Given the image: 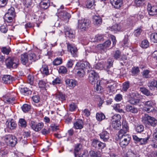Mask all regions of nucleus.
<instances>
[{"label": "nucleus", "mask_w": 157, "mask_h": 157, "mask_svg": "<svg viewBox=\"0 0 157 157\" xmlns=\"http://www.w3.org/2000/svg\"><path fill=\"white\" fill-rule=\"evenodd\" d=\"M21 62L24 65L27 63L30 64L32 62L35 61L38 59L36 57L35 54L31 53L28 54L27 53H24L21 55Z\"/></svg>", "instance_id": "nucleus-1"}, {"label": "nucleus", "mask_w": 157, "mask_h": 157, "mask_svg": "<svg viewBox=\"0 0 157 157\" xmlns=\"http://www.w3.org/2000/svg\"><path fill=\"white\" fill-rule=\"evenodd\" d=\"M142 121L146 126L150 125L154 127L157 125V120L147 114H144L142 116Z\"/></svg>", "instance_id": "nucleus-2"}, {"label": "nucleus", "mask_w": 157, "mask_h": 157, "mask_svg": "<svg viewBox=\"0 0 157 157\" xmlns=\"http://www.w3.org/2000/svg\"><path fill=\"white\" fill-rule=\"evenodd\" d=\"M5 65L8 69H16L19 65V59L15 57H9L5 60Z\"/></svg>", "instance_id": "nucleus-3"}, {"label": "nucleus", "mask_w": 157, "mask_h": 157, "mask_svg": "<svg viewBox=\"0 0 157 157\" xmlns=\"http://www.w3.org/2000/svg\"><path fill=\"white\" fill-rule=\"evenodd\" d=\"M118 137L119 144L122 148H125L128 146L131 139L130 136L126 133H118Z\"/></svg>", "instance_id": "nucleus-4"}, {"label": "nucleus", "mask_w": 157, "mask_h": 157, "mask_svg": "<svg viewBox=\"0 0 157 157\" xmlns=\"http://www.w3.org/2000/svg\"><path fill=\"white\" fill-rule=\"evenodd\" d=\"M4 140L8 145L14 147L17 143V139L15 136L11 134L5 135L4 137Z\"/></svg>", "instance_id": "nucleus-5"}, {"label": "nucleus", "mask_w": 157, "mask_h": 157, "mask_svg": "<svg viewBox=\"0 0 157 157\" xmlns=\"http://www.w3.org/2000/svg\"><path fill=\"white\" fill-rule=\"evenodd\" d=\"M143 104L145 106L143 108V109L144 111L148 113L151 112H155L156 111V109L153 106L154 103L152 101H144Z\"/></svg>", "instance_id": "nucleus-6"}, {"label": "nucleus", "mask_w": 157, "mask_h": 157, "mask_svg": "<svg viewBox=\"0 0 157 157\" xmlns=\"http://www.w3.org/2000/svg\"><path fill=\"white\" fill-rule=\"evenodd\" d=\"M88 70L89 71L88 79L89 82L92 84H95L97 81L98 74L94 70Z\"/></svg>", "instance_id": "nucleus-7"}, {"label": "nucleus", "mask_w": 157, "mask_h": 157, "mask_svg": "<svg viewBox=\"0 0 157 157\" xmlns=\"http://www.w3.org/2000/svg\"><path fill=\"white\" fill-rule=\"evenodd\" d=\"M90 63L87 62L81 61L78 62L76 64L75 68L76 69H81L85 70L86 69L90 70L91 69Z\"/></svg>", "instance_id": "nucleus-8"}, {"label": "nucleus", "mask_w": 157, "mask_h": 157, "mask_svg": "<svg viewBox=\"0 0 157 157\" xmlns=\"http://www.w3.org/2000/svg\"><path fill=\"white\" fill-rule=\"evenodd\" d=\"M90 24V21L88 19H84L78 22V27L82 31H85L88 29Z\"/></svg>", "instance_id": "nucleus-9"}, {"label": "nucleus", "mask_w": 157, "mask_h": 157, "mask_svg": "<svg viewBox=\"0 0 157 157\" xmlns=\"http://www.w3.org/2000/svg\"><path fill=\"white\" fill-rule=\"evenodd\" d=\"M91 145L94 147L98 149H103L106 146L105 144L96 139L93 140Z\"/></svg>", "instance_id": "nucleus-10"}, {"label": "nucleus", "mask_w": 157, "mask_h": 157, "mask_svg": "<svg viewBox=\"0 0 157 157\" xmlns=\"http://www.w3.org/2000/svg\"><path fill=\"white\" fill-rule=\"evenodd\" d=\"M67 51L70 52L73 57H76L77 56L78 51L77 48L73 44L69 43H67Z\"/></svg>", "instance_id": "nucleus-11"}, {"label": "nucleus", "mask_w": 157, "mask_h": 157, "mask_svg": "<svg viewBox=\"0 0 157 157\" xmlns=\"http://www.w3.org/2000/svg\"><path fill=\"white\" fill-rule=\"evenodd\" d=\"M29 125L31 128L36 132L40 131L44 126V124L43 123L40 122L36 124L33 121H30Z\"/></svg>", "instance_id": "nucleus-12"}, {"label": "nucleus", "mask_w": 157, "mask_h": 157, "mask_svg": "<svg viewBox=\"0 0 157 157\" xmlns=\"http://www.w3.org/2000/svg\"><path fill=\"white\" fill-rule=\"evenodd\" d=\"M133 138L136 143H139L140 145L145 144L147 143V141L150 138L149 136L145 138H140L137 136L134 135L133 136Z\"/></svg>", "instance_id": "nucleus-13"}, {"label": "nucleus", "mask_w": 157, "mask_h": 157, "mask_svg": "<svg viewBox=\"0 0 157 157\" xmlns=\"http://www.w3.org/2000/svg\"><path fill=\"white\" fill-rule=\"evenodd\" d=\"M58 17L61 20L68 21L71 17L70 14L64 10H62L58 13Z\"/></svg>", "instance_id": "nucleus-14"}, {"label": "nucleus", "mask_w": 157, "mask_h": 157, "mask_svg": "<svg viewBox=\"0 0 157 157\" xmlns=\"http://www.w3.org/2000/svg\"><path fill=\"white\" fill-rule=\"evenodd\" d=\"M63 28V31L67 36L71 39L75 38V32L74 30L67 26H64Z\"/></svg>", "instance_id": "nucleus-15"}, {"label": "nucleus", "mask_w": 157, "mask_h": 157, "mask_svg": "<svg viewBox=\"0 0 157 157\" xmlns=\"http://www.w3.org/2000/svg\"><path fill=\"white\" fill-rule=\"evenodd\" d=\"M147 7V10L150 15L153 16L157 14V6H151L150 3H148Z\"/></svg>", "instance_id": "nucleus-16"}, {"label": "nucleus", "mask_w": 157, "mask_h": 157, "mask_svg": "<svg viewBox=\"0 0 157 157\" xmlns=\"http://www.w3.org/2000/svg\"><path fill=\"white\" fill-rule=\"evenodd\" d=\"M65 82L67 86L71 89H73L78 84L77 81L73 79H67L66 80Z\"/></svg>", "instance_id": "nucleus-17"}, {"label": "nucleus", "mask_w": 157, "mask_h": 157, "mask_svg": "<svg viewBox=\"0 0 157 157\" xmlns=\"http://www.w3.org/2000/svg\"><path fill=\"white\" fill-rule=\"evenodd\" d=\"M6 128L9 130H14L17 126V124L15 121L12 119L9 121L6 122Z\"/></svg>", "instance_id": "nucleus-18"}, {"label": "nucleus", "mask_w": 157, "mask_h": 157, "mask_svg": "<svg viewBox=\"0 0 157 157\" xmlns=\"http://www.w3.org/2000/svg\"><path fill=\"white\" fill-rule=\"evenodd\" d=\"M54 97L57 101H61L62 103L66 100L65 95L60 92H57L55 94Z\"/></svg>", "instance_id": "nucleus-19"}, {"label": "nucleus", "mask_w": 157, "mask_h": 157, "mask_svg": "<svg viewBox=\"0 0 157 157\" xmlns=\"http://www.w3.org/2000/svg\"><path fill=\"white\" fill-rule=\"evenodd\" d=\"M110 2L115 8L119 9L123 3V0H110Z\"/></svg>", "instance_id": "nucleus-20"}, {"label": "nucleus", "mask_w": 157, "mask_h": 157, "mask_svg": "<svg viewBox=\"0 0 157 157\" xmlns=\"http://www.w3.org/2000/svg\"><path fill=\"white\" fill-rule=\"evenodd\" d=\"M99 135L101 139L104 142L107 141L109 138V134L105 130L103 131Z\"/></svg>", "instance_id": "nucleus-21"}, {"label": "nucleus", "mask_w": 157, "mask_h": 157, "mask_svg": "<svg viewBox=\"0 0 157 157\" xmlns=\"http://www.w3.org/2000/svg\"><path fill=\"white\" fill-rule=\"evenodd\" d=\"M122 128L120 130L118 133H126L128 131V123L125 120H123L122 122Z\"/></svg>", "instance_id": "nucleus-22"}, {"label": "nucleus", "mask_w": 157, "mask_h": 157, "mask_svg": "<svg viewBox=\"0 0 157 157\" xmlns=\"http://www.w3.org/2000/svg\"><path fill=\"white\" fill-rule=\"evenodd\" d=\"M111 31H113L114 33L122 31L123 30L120 24H115L110 28L109 29Z\"/></svg>", "instance_id": "nucleus-23"}, {"label": "nucleus", "mask_w": 157, "mask_h": 157, "mask_svg": "<svg viewBox=\"0 0 157 157\" xmlns=\"http://www.w3.org/2000/svg\"><path fill=\"white\" fill-rule=\"evenodd\" d=\"M84 122L81 119L78 120L74 124V127L76 129H81L83 128Z\"/></svg>", "instance_id": "nucleus-24"}, {"label": "nucleus", "mask_w": 157, "mask_h": 157, "mask_svg": "<svg viewBox=\"0 0 157 157\" xmlns=\"http://www.w3.org/2000/svg\"><path fill=\"white\" fill-rule=\"evenodd\" d=\"M40 70L41 73L44 75H48L49 74L48 66L46 64H43Z\"/></svg>", "instance_id": "nucleus-25"}, {"label": "nucleus", "mask_w": 157, "mask_h": 157, "mask_svg": "<svg viewBox=\"0 0 157 157\" xmlns=\"http://www.w3.org/2000/svg\"><path fill=\"white\" fill-rule=\"evenodd\" d=\"M16 16L13 14H8L6 13L5 14L4 17V19L5 21L8 23H10L12 22L13 19L15 18Z\"/></svg>", "instance_id": "nucleus-26"}, {"label": "nucleus", "mask_w": 157, "mask_h": 157, "mask_svg": "<svg viewBox=\"0 0 157 157\" xmlns=\"http://www.w3.org/2000/svg\"><path fill=\"white\" fill-rule=\"evenodd\" d=\"M125 108L127 112H129L133 113H136L138 112L137 108L132 105H127Z\"/></svg>", "instance_id": "nucleus-27"}, {"label": "nucleus", "mask_w": 157, "mask_h": 157, "mask_svg": "<svg viewBox=\"0 0 157 157\" xmlns=\"http://www.w3.org/2000/svg\"><path fill=\"white\" fill-rule=\"evenodd\" d=\"M102 21V19L99 16L95 15L93 17V22L94 25H100Z\"/></svg>", "instance_id": "nucleus-28"}, {"label": "nucleus", "mask_w": 157, "mask_h": 157, "mask_svg": "<svg viewBox=\"0 0 157 157\" xmlns=\"http://www.w3.org/2000/svg\"><path fill=\"white\" fill-rule=\"evenodd\" d=\"M2 80L6 84L10 83L12 81V78L11 76L9 75H6L3 76Z\"/></svg>", "instance_id": "nucleus-29"}, {"label": "nucleus", "mask_w": 157, "mask_h": 157, "mask_svg": "<svg viewBox=\"0 0 157 157\" xmlns=\"http://www.w3.org/2000/svg\"><path fill=\"white\" fill-rule=\"evenodd\" d=\"M111 125L112 127L116 130L119 129L121 127L120 121L117 122L115 121H112Z\"/></svg>", "instance_id": "nucleus-30"}, {"label": "nucleus", "mask_w": 157, "mask_h": 157, "mask_svg": "<svg viewBox=\"0 0 157 157\" xmlns=\"http://www.w3.org/2000/svg\"><path fill=\"white\" fill-rule=\"evenodd\" d=\"M20 91L21 94L25 95L31 94L32 92L30 90L26 87L21 88Z\"/></svg>", "instance_id": "nucleus-31"}, {"label": "nucleus", "mask_w": 157, "mask_h": 157, "mask_svg": "<svg viewBox=\"0 0 157 157\" xmlns=\"http://www.w3.org/2000/svg\"><path fill=\"white\" fill-rule=\"evenodd\" d=\"M50 5L49 0H44L40 3L41 7L44 9H47Z\"/></svg>", "instance_id": "nucleus-32"}, {"label": "nucleus", "mask_w": 157, "mask_h": 157, "mask_svg": "<svg viewBox=\"0 0 157 157\" xmlns=\"http://www.w3.org/2000/svg\"><path fill=\"white\" fill-rule=\"evenodd\" d=\"M90 155L91 157H101V153L99 151H90Z\"/></svg>", "instance_id": "nucleus-33"}, {"label": "nucleus", "mask_w": 157, "mask_h": 157, "mask_svg": "<svg viewBox=\"0 0 157 157\" xmlns=\"http://www.w3.org/2000/svg\"><path fill=\"white\" fill-rule=\"evenodd\" d=\"M130 86V83L129 81H127L124 82L122 84V90L124 92L127 91Z\"/></svg>", "instance_id": "nucleus-34"}, {"label": "nucleus", "mask_w": 157, "mask_h": 157, "mask_svg": "<svg viewBox=\"0 0 157 157\" xmlns=\"http://www.w3.org/2000/svg\"><path fill=\"white\" fill-rule=\"evenodd\" d=\"M95 68L96 69L99 70H102L104 68H105L104 62L101 61L97 63L95 65Z\"/></svg>", "instance_id": "nucleus-35"}, {"label": "nucleus", "mask_w": 157, "mask_h": 157, "mask_svg": "<svg viewBox=\"0 0 157 157\" xmlns=\"http://www.w3.org/2000/svg\"><path fill=\"white\" fill-rule=\"evenodd\" d=\"M113 108L117 112L123 113H125L122 109H121V106L120 104H114L113 106Z\"/></svg>", "instance_id": "nucleus-36"}, {"label": "nucleus", "mask_w": 157, "mask_h": 157, "mask_svg": "<svg viewBox=\"0 0 157 157\" xmlns=\"http://www.w3.org/2000/svg\"><path fill=\"white\" fill-rule=\"evenodd\" d=\"M62 59L60 57H59L55 59L52 62V64L54 65L57 66L62 64Z\"/></svg>", "instance_id": "nucleus-37"}, {"label": "nucleus", "mask_w": 157, "mask_h": 157, "mask_svg": "<svg viewBox=\"0 0 157 157\" xmlns=\"http://www.w3.org/2000/svg\"><path fill=\"white\" fill-rule=\"evenodd\" d=\"M140 100L135 98L131 97L128 100V102L132 105H136L140 102Z\"/></svg>", "instance_id": "nucleus-38"}, {"label": "nucleus", "mask_w": 157, "mask_h": 157, "mask_svg": "<svg viewBox=\"0 0 157 157\" xmlns=\"http://www.w3.org/2000/svg\"><path fill=\"white\" fill-rule=\"evenodd\" d=\"M94 0H86L85 4L86 7L88 8H91L94 6Z\"/></svg>", "instance_id": "nucleus-39"}, {"label": "nucleus", "mask_w": 157, "mask_h": 157, "mask_svg": "<svg viewBox=\"0 0 157 157\" xmlns=\"http://www.w3.org/2000/svg\"><path fill=\"white\" fill-rule=\"evenodd\" d=\"M150 39L151 42L153 43H157V33H152L150 36Z\"/></svg>", "instance_id": "nucleus-40"}, {"label": "nucleus", "mask_w": 157, "mask_h": 157, "mask_svg": "<svg viewBox=\"0 0 157 157\" xmlns=\"http://www.w3.org/2000/svg\"><path fill=\"white\" fill-rule=\"evenodd\" d=\"M96 118L98 121H100L105 118V116L103 113H97L96 115Z\"/></svg>", "instance_id": "nucleus-41"}, {"label": "nucleus", "mask_w": 157, "mask_h": 157, "mask_svg": "<svg viewBox=\"0 0 157 157\" xmlns=\"http://www.w3.org/2000/svg\"><path fill=\"white\" fill-rule=\"evenodd\" d=\"M19 125L22 128H25L27 126V123L24 119L21 118L19 120Z\"/></svg>", "instance_id": "nucleus-42"}, {"label": "nucleus", "mask_w": 157, "mask_h": 157, "mask_svg": "<svg viewBox=\"0 0 157 157\" xmlns=\"http://www.w3.org/2000/svg\"><path fill=\"white\" fill-rule=\"evenodd\" d=\"M148 86L150 88L155 87L157 88V81L153 79L149 81L148 83Z\"/></svg>", "instance_id": "nucleus-43"}, {"label": "nucleus", "mask_w": 157, "mask_h": 157, "mask_svg": "<svg viewBox=\"0 0 157 157\" xmlns=\"http://www.w3.org/2000/svg\"><path fill=\"white\" fill-rule=\"evenodd\" d=\"M1 51L3 54L8 55L11 52V49L9 47H3L2 48Z\"/></svg>", "instance_id": "nucleus-44"}, {"label": "nucleus", "mask_w": 157, "mask_h": 157, "mask_svg": "<svg viewBox=\"0 0 157 157\" xmlns=\"http://www.w3.org/2000/svg\"><path fill=\"white\" fill-rule=\"evenodd\" d=\"M149 45V42L147 40L145 39L142 41L141 46L143 48H146L148 47Z\"/></svg>", "instance_id": "nucleus-45"}, {"label": "nucleus", "mask_w": 157, "mask_h": 157, "mask_svg": "<svg viewBox=\"0 0 157 157\" xmlns=\"http://www.w3.org/2000/svg\"><path fill=\"white\" fill-rule=\"evenodd\" d=\"M136 130L138 133H140L144 130V127L141 124H138L136 126Z\"/></svg>", "instance_id": "nucleus-46"}, {"label": "nucleus", "mask_w": 157, "mask_h": 157, "mask_svg": "<svg viewBox=\"0 0 157 157\" xmlns=\"http://www.w3.org/2000/svg\"><path fill=\"white\" fill-rule=\"evenodd\" d=\"M30 106L27 104H24L21 107L22 110L25 113L29 111L30 110Z\"/></svg>", "instance_id": "nucleus-47"}, {"label": "nucleus", "mask_w": 157, "mask_h": 157, "mask_svg": "<svg viewBox=\"0 0 157 157\" xmlns=\"http://www.w3.org/2000/svg\"><path fill=\"white\" fill-rule=\"evenodd\" d=\"M142 31V28L141 27H139L135 30L134 32V35L136 37L140 35Z\"/></svg>", "instance_id": "nucleus-48"}, {"label": "nucleus", "mask_w": 157, "mask_h": 157, "mask_svg": "<svg viewBox=\"0 0 157 157\" xmlns=\"http://www.w3.org/2000/svg\"><path fill=\"white\" fill-rule=\"evenodd\" d=\"M140 89L141 91L145 95L147 96L151 95L149 91L145 88L140 87Z\"/></svg>", "instance_id": "nucleus-49"}, {"label": "nucleus", "mask_w": 157, "mask_h": 157, "mask_svg": "<svg viewBox=\"0 0 157 157\" xmlns=\"http://www.w3.org/2000/svg\"><path fill=\"white\" fill-rule=\"evenodd\" d=\"M67 71L66 68L63 66L60 67L58 69V72L59 73L65 74L67 73Z\"/></svg>", "instance_id": "nucleus-50"}, {"label": "nucleus", "mask_w": 157, "mask_h": 157, "mask_svg": "<svg viewBox=\"0 0 157 157\" xmlns=\"http://www.w3.org/2000/svg\"><path fill=\"white\" fill-rule=\"evenodd\" d=\"M77 105L74 103H72L69 105V110L70 111H75L77 108Z\"/></svg>", "instance_id": "nucleus-51"}, {"label": "nucleus", "mask_w": 157, "mask_h": 157, "mask_svg": "<svg viewBox=\"0 0 157 157\" xmlns=\"http://www.w3.org/2000/svg\"><path fill=\"white\" fill-rule=\"evenodd\" d=\"M98 49L101 51L102 53L106 52V49L103 44H99L97 45Z\"/></svg>", "instance_id": "nucleus-52"}, {"label": "nucleus", "mask_w": 157, "mask_h": 157, "mask_svg": "<svg viewBox=\"0 0 157 157\" xmlns=\"http://www.w3.org/2000/svg\"><path fill=\"white\" fill-rule=\"evenodd\" d=\"M121 118V115L118 114H115L112 117V121H115L117 122L120 121Z\"/></svg>", "instance_id": "nucleus-53"}, {"label": "nucleus", "mask_w": 157, "mask_h": 157, "mask_svg": "<svg viewBox=\"0 0 157 157\" xmlns=\"http://www.w3.org/2000/svg\"><path fill=\"white\" fill-rule=\"evenodd\" d=\"M82 147V145L80 144L76 145L75 148L74 155L75 157L77 156V152H78Z\"/></svg>", "instance_id": "nucleus-54"}, {"label": "nucleus", "mask_w": 157, "mask_h": 157, "mask_svg": "<svg viewBox=\"0 0 157 157\" xmlns=\"http://www.w3.org/2000/svg\"><path fill=\"white\" fill-rule=\"evenodd\" d=\"M85 71V70H83L82 69H77L75 71L77 75L79 77H82L84 75Z\"/></svg>", "instance_id": "nucleus-55"}, {"label": "nucleus", "mask_w": 157, "mask_h": 157, "mask_svg": "<svg viewBox=\"0 0 157 157\" xmlns=\"http://www.w3.org/2000/svg\"><path fill=\"white\" fill-rule=\"evenodd\" d=\"M129 157H137L138 154L136 151L130 150L128 153Z\"/></svg>", "instance_id": "nucleus-56"}, {"label": "nucleus", "mask_w": 157, "mask_h": 157, "mask_svg": "<svg viewBox=\"0 0 157 157\" xmlns=\"http://www.w3.org/2000/svg\"><path fill=\"white\" fill-rule=\"evenodd\" d=\"M95 40L97 42L102 41L104 40L103 36L102 35H97L95 36Z\"/></svg>", "instance_id": "nucleus-57"}, {"label": "nucleus", "mask_w": 157, "mask_h": 157, "mask_svg": "<svg viewBox=\"0 0 157 157\" xmlns=\"http://www.w3.org/2000/svg\"><path fill=\"white\" fill-rule=\"evenodd\" d=\"M61 79L59 77L56 78L52 81V84L53 85H56L59 84L61 83Z\"/></svg>", "instance_id": "nucleus-58"}, {"label": "nucleus", "mask_w": 157, "mask_h": 157, "mask_svg": "<svg viewBox=\"0 0 157 157\" xmlns=\"http://www.w3.org/2000/svg\"><path fill=\"white\" fill-rule=\"evenodd\" d=\"M46 84V82L45 81L42 80H39L38 82V86L40 88H44L45 87V86Z\"/></svg>", "instance_id": "nucleus-59"}, {"label": "nucleus", "mask_w": 157, "mask_h": 157, "mask_svg": "<svg viewBox=\"0 0 157 157\" xmlns=\"http://www.w3.org/2000/svg\"><path fill=\"white\" fill-rule=\"evenodd\" d=\"M74 61L72 59L69 60L67 63L66 66L69 68H72L73 65Z\"/></svg>", "instance_id": "nucleus-60"}, {"label": "nucleus", "mask_w": 157, "mask_h": 157, "mask_svg": "<svg viewBox=\"0 0 157 157\" xmlns=\"http://www.w3.org/2000/svg\"><path fill=\"white\" fill-rule=\"evenodd\" d=\"M150 71L148 70L144 71L143 72L142 75L144 77L146 78H148L150 77V75H149Z\"/></svg>", "instance_id": "nucleus-61"}, {"label": "nucleus", "mask_w": 157, "mask_h": 157, "mask_svg": "<svg viewBox=\"0 0 157 157\" xmlns=\"http://www.w3.org/2000/svg\"><path fill=\"white\" fill-rule=\"evenodd\" d=\"M139 72V69L137 67H134L132 69V73L133 75H137Z\"/></svg>", "instance_id": "nucleus-62"}, {"label": "nucleus", "mask_w": 157, "mask_h": 157, "mask_svg": "<svg viewBox=\"0 0 157 157\" xmlns=\"http://www.w3.org/2000/svg\"><path fill=\"white\" fill-rule=\"evenodd\" d=\"M88 156V152L86 150L82 151L79 155V157H87Z\"/></svg>", "instance_id": "nucleus-63"}, {"label": "nucleus", "mask_w": 157, "mask_h": 157, "mask_svg": "<svg viewBox=\"0 0 157 157\" xmlns=\"http://www.w3.org/2000/svg\"><path fill=\"white\" fill-rule=\"evenodd\" d=\"M105 68H108L111 67L113 65V62L109 60L104 62Z\"/></svg>", "instance_id": "nucleus-64"}]
</instances>
